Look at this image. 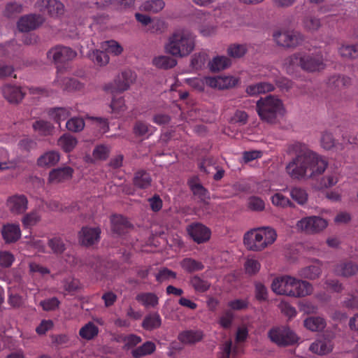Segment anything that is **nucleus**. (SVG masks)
<instances>
[{
  "label": "nucleus",
  "instance_id": "nucleus-1",
  "mask_svg": "<svg viewBox=\"0 0 358 358\" xmlns=\"http://www.w3.org/2000/svg\"><path fill=\"white\" fill-rule=\"evenodd\" d=\"M288 152L294 155L286 166V171L292 179L315 178L322 175L327 167V160L304 143L295 142L289 145Z\"/></svg>",
  "mask_w": 358,
  "mask_h": 358
},
{
  "label": "nucleus",
  "instance_id": "nucleus-2",
  "mask_svg": "<svg viewBox=\"0 0 358 358\" xmlns=\"http://www.w3.org/2000/svg\"><path fill=\"white\" fill-rule=\"evenodd\" d=\"M195 46V36L188 29H177L168 38L165 50L173 57H185Z\"/></svg>",
  "mask_w": 358,
  "mask_h": 358
},
{
  "label": "nucleus",
  "instance_id": "nucleus-3",
  "mask_svg": "<svg viewBox=\"0 0 358 358\" xmlns=\"http://www.w3.org/2000/svg\"><path fill=\"white\" fill-rule=\"evenodd\" d=\"M284 65L287 71L292 73L295 67H300L307 72H316L323 70L325 64L320 54H308L298 52L292 54L285 59Z\"/></svg>",
  "mask_w": 358,
  "mask_h": 358
},
{
  "label": "nucleus",
  "instance_id": "nucleus-4",
  "mask_svg": "<svg viewBox=\"0 0 358 358\" xmlns=\"http://www.w3.org/2000/svg\"><path fill=\"white\" fill-rule=\"evenodd\" d=\"M256 111L260 120L267 124H277L285 112L281 99L273 95L261 97L256 103Z\"/></svg>",
  "mask_w": 358,
  "mask_h": 358
},
{
  "label": "nucleus",
  "instance_id": "nucleus-5",
  "mask_svg": "<svg viewBox=\"0 0 358 358\" xmlns=\"http://www.w3.org/2000/svg\"><path fill=\"white\" fill-rule=\"evenodd\" d=\"M277 238L275 230L270 227L251 229L244 235V244L250 251H262Z\"/></svg>",
  "mask_w": 358,
  "mask_h": 358
},
{
  "label": "nucleus",
  "instance_id": "nucleus-6",
  "mask_svg": "<svg viewBox=\"0 0 358 358\" xmlns=\"http://www.w3.org/2000/svg\"><path fill=\"white\" fill-rule=\"evenodd\" d=\"M273 36L279 46L286 48H296L304 41V36L294 29L278 30L273 33Z\"/></svg>",
  "mask_w": 358,
  "mask_h": 358
},
{
  "label": "nucleus",
  "instance_id": "nucleus-7",
  "mask_svg": "<svg viewBox=\"0 0 358 358\" xmlns=\"http://www.w3.org/2000/svg\"><path fill=\"white\" fill-rule=\"evenodd\" d=\"M268 337L278 346L292 345L298 341L296 335L287 326L272 328L268 331Z\"/></svg>",
  "mask_w": 358,
  "mask_h": 358
},
{
  "label": "nucleus",
  "instance_id": "nucleus-8",
  "mask_svg": "<svg viewBox=\"0 0 358 358\" xmlns=\"http://www.w3.org/2000/svg\"><path fill=\"white\" fill-rule=\"evenodd\" d=\"M135 75L130 70H125L115 80L114 83L105 85V90L113 93H122L128 90L130 85L135 80Z\"/></svg>",
  "mask_w": 358,
  "mask_h": 358
},
{
  "label": "nucleus",
  "instance_id": "nucleus-9",
  "mask_svg": "<svg viewBox=\"0 0 358 358\" xmlns=\"http://www.w3.org/2000/svg\"><path fill=\"white\" fill-rule=\"evenodd\" d=\"M47 55L55 64H62L68 61H72L77 57V52L71 48L57 45L50 49Z\"/></svg>",
  "mask_w": 358,
  "mask_h": 358
},
{
  "label": "nucleus",
  "instance_id": "nucleus-10",
  "mask_svg": "<svg viewBox=\"0 0 358 358\" xmlns=\"http://www.w3.org/2000/svg\"><path fill=\"white\" fill-rule=\"evenodd\" d=\"M34 6L39 11L47 13L52 17L62 15L64 11V4L58 0H37Z\"/></svg>",
  "mask_w": 358,
  "mask_h": 358
},
{
  "label": "nucleus",
  "instance_id": "nucleus-11",
  "mask_svg": "<svg viewBox=\"0 0 358 358\" xmlns=\"http://www.w3.org/2000/svg\"><path fill=\"white\" fill-rule=\"evenodd\" d=\"M187 231L192 239L197 244L208 241L210 238V229L202 223L194 222L188 225Z\"/></svg>",
  "mask_w": 358,
  "mask_h": 358
},
{
  "label": "nucleus",
  "instance_id": "nucleus-12",
  "mask_svg": "<svg viewBox=\"0 0 358 358\" xmlns=\"http://www.w3.org/2000/svg\"><path fill=\"white\" fill-rule=\"evenodd\" d=\"M327 225L326 220L316 216L302 218L296 222V227L306 233H316L324 229Z\"/></svg>",
  "mask_w": 358,
  "mask_h": 358
},
{
  "label": "nucleus",
  "instance_id": "nucleus-13",
  "mask_svg": "<svg viewBox=\"0 0 358 358\" xmlns=\"http://www.w3.org/2000/svg\"><path fill=\"white\" fill-rule=\"evenodd\" d=\"M45 22V17L40 14L26 15L17 22V29L22 32H28L40 27Z\"/></svg>",
  "mask_w": 358,
  "mask_h": 358
},
{
  "label": "nucleus",
  "instance_id": "nucleus-14",
  "mask_svg": "<svg viewBox=\"0 0 358 358\" xmlns=\"http://www.w3.org/2000/svg\"><path fill=\"white\" fill-rule=\"evenodd\" d=\"M313 285L309 282L290 277L289 296L304 297L312 294Z\"/></svg>",
  "mask_w": 358,
  "mask_h": 358
},
{
  "label": "nucleus",
  "instance_id": "nucleus-15",
  "mask_svg": "<svg viewBox=\"0 0 358 358\" xmlns=\"http://www.w3.org/2000/svg\"><path fill=\"white\" fill-rule=\"evenodd\" d=\"M99 227H83L79 232V241L85 246L89 247L98 243L100 238Z\"/></svg>",
  "mask_w": 358,
  "mask_h": 358
},
{
  "label": "nucleus",
  "instance_id": "nucleus-16",
  "mask_svg": "<svg viewBox=\"0 0 358 358\" xmlns=\"http://www.w3.org/2000/svg\"><path fill=\"white\" fill-rule=\"evenodd\" d=\"M237 80L232 76L206 77V83L212 88L228 89L237 84Z\"/></svg>",
  "mask_w": 358,
  "mask_h": 358
},
{
  "label": "nucleus",
  "instance_id": "nucleus-17",
  "mask_svg": "<svg viewBox=\"0 0 358 358\" xmlns=\"http://www.w3.org/2000/svg\"><path fill=\"white\" fill-rule=\"evenodd\" d=\"M1 233L6 243H16L21 238V229L18 224L7 223L3 224Z\"/></svg>",
  "mask_w": 358,
  "mask_h": 358
},
{
  "label": "nucleus",
  "instance_id": "nucleus-18",
  "mask_svg": "<svg viewBox=\"0 0 358 358\" xmlns=\"http://www.w3.org/2000/svg\"><path fill=\"white\" fill-rule=\"evenodd\" d=\"M1 92L3 97L11 103H20L26 93L21 87L10 84L4 85Z\"/></svg>",
  "mask_w": 358,
  "mask_h": 358
},
{
  "label": "nucleus",
  "instance_id": "nucleus-19",
  "mask_svg": "<svg viewBox=\"0 0 358 358\" xmlns=\"http://www.w3.org/2000/svg\"><path fill=\"white\" fill-rule=\"evenodd\" d=\"M358 271V265L352 260L346 259L338 263L333 272L338 275L349 278L355 275Z\"/></svg>",
  "mask_w": 358,
  "mask_h": 358
},
{
  "label": "nucleus",
  "instance_id": "nucleus-20",
  "mask_svg": "<svg viewBox=\"0 0 358 358\" xmlns=\"http://www.w3.org/2000/svg\"><path fill=\"white\" fill-rule=\"evenodd\" d=\"M73 169L70 166H62L52 169L49 174L51 183H59L72 178Z\"/></svg>",
  "mask_w": 358,
  "mask_h": 358
},
{
  "label": "nucleus",
  "instance_id": "nucleus-21",
  "mask_svg": "<svg viewBox=\"0 0 358 358\" xmlns=\"http://www.w3.org/2000/svg\"><path fill=\"white\" fill-rule=\"evenodd\" d=\"M55 84L64 92H80L84 88V85L76 78H62L57 75Z\"/></svg>",
  "mask_w": 358,
  "mask_h": 358
},
{
  "label": "nucleus",
  "instance_id": "nucleus-22",
  "mask_svg": "<svg viewBox=\"0 0 358 358\" xmlns=\"http://www.w3.org/2000/svg\"><path fill=\"white\" fill-rule=\"evenodd\" d=\"M27 199L24 195L16 194L7 200V206L14 214H22L27 208Z\"/></svg>",
  "mask_w": 358,
  "mask_h": 358
},
{
  "label": "nucleus",
  "instance_id": "nucleus-23",
  "mask_svg": "<svg viewBox=\"0 0 358 358\" xmlns=\"http://www.w3.org/2000/svg\"><path fill=\"white\" fill-rule=\"evenodd\" d=\"M110 222L113 232L117 235L127 233L131 227L130 222L122 215L112 216Z\"/></svg>",
  "mask_w": 358,
  "mask_h": 358
},
{
  "label": "nucleus",
  "instance_id": "nucleus-24",
  "mask_svg": "<svg viewBox=\"0 0 358 358\" xmlns=\"http://www.w3.org/2000/svg\"><path fill=\"white\" fill-rule=\"evenodd\" d=\"M289 285L290 276L285 275L274 279L271 285V288L277 294L289 296Z\"/></svg>",
  "mask_w": 358,
  "mask_h": 358
},
{
  "label": "nucleus",
  "instance_id": "nucleus-25",
  "mask_svg": "<svg viewBox=\"0 0 358 358\" xmlns=\"http://www.w3.org/2000/svg\"><path fill=\"white\" fill-rule=\"evenodd\" d=\"M152 178L148 171L145 170L137 171L133 178V185L141 189L149 188L152 184Z\"/></svg>",
  "mask_w": 358,
  "mask_h": 358
},
{
  "label": "nucleus",
  "instance_id": "nucleus-26",
  "mask_svg": "<svg viewBox=\"0 0 358 358\" xmlns=\"http://www.w3.org/2000/svg\"><path fill=\"white\" fill-rule=\"evenodd\" d=\"M322 264L319 260H316L314 264L304 267L299 271V277L309 280H315L318 278L322 273Z\"/></svg>",
  "mask_w": 358,
  "mask_h": 358
},
{
  "label": "nucleus",
  "instance_id": "nucleus-27",
  "mask_svg": "<svg viewBox=\"0 0 358 358\" xmlns=\"http://www.w3.org/2000/svg\"><path fill=\"white\" fill-rule=\"evenodd\" d=\"M203 333L200 330H186L178 335V340L184 344H194L202 340Z\"/></svg>",
  "mask_w": 358,
  "mask_h": 358
},
{
  "label": "nucleus",
  "instance_id": "nucleus-28",
  "mask_svg": "<svg viewBox=\"0 0 358 358\" xmlns=\"http://www.w3.org/2000/svg\"><path fill=\"white\" fill-rule=\"evenodd\" d=\"M136 300L145 308H155L159 303L158 296L153 292H141L136 296Z\"/></svg>",
  "mask_w": 358,
  "mask_h": 358
},
{
  "label": "nucleus",
  "instance_id": "nucleus-29",
  "mask_svg": "<svg viewBox=\"0 0 358 358\" xmlns=\"http://www.w3.org/2000/svg\"><path fill=\"white\" fill-rule=\"evenodd\" d=\"M156 128L144 121H137L133 126V132L136 136H142L148 138L151 136Z\"/></svg>",
  "mask_w": 358,
  "mask_h": 358
},
{
  "label": "nucleus",
  "instance_id": "nucleus-30",
  "mask_svg": "<svg viewBox=\"0 0 358 358\" xmlns=\"http://www.w3.org/2000/svg\"><path fill=\"white\" fill-rule=\"evenodd\" d=\"M162 324V317L157 313H148L145 316L142 327L147 331H152L160 327Z\"/></svg>",
  "mask_w": 358,
  "mask_h": 358
},
{
  "label": "nucleus",
  "instance_id": "nucleus-31",
  "mask_svg": "<svg viewBox=\"0 0 358 358\" xmlns=\"http://www.w3.org/2000/svg\"><path fill=\"white\" fill-rule=\"evenodd\" d=\"M350 84V78L341 74L330 76L327 81L328 87L331 90H341Z\"/></svg>",
  "mask_w": 358,
  "mask_h": 358
},
{
  "label": "nucleus",
  "instance_id": "nucleus-32",
  "mask_svg": "<svg viewBox=\"0 0 358 358\" xmlns=\"http://www.w3.org/2000/svg\"><path fill=\"white\" fill-rule=\"evenodd\" d=\"M338 173L336 171L328 172L324 176L320 182L316 185L317 189H323V188H329L334 187L338 182Z\"/></svg>",
  "mask_w": 358,
  "mask_h": 358
},
{
  "label": "nucleus",
  "instance_id": "nucleus-33",
  "mask_svg": "<svg viewBox=\"0 0 358 358\" xmlns=\"http://www.w3.org/2000/svg\"><path fill=\"white\" fill-rule=\"evenodd\" d=\"M48 115L57 124H60L71 115V108L69 107L52 108L49 110Z\"/></svg>",
  "mask_w": 358,
  "mask_h": 358
},
{
  "label": "nucleus",
  "instance_id": "nucleus-34",
  "mask_svg": "<svg viewBox=\"0 0 358 358\" xmlns=\"http://www.w3.org/2000/svg\"><path fill=\"white\" fill-rule=\"evenodd\" d=\"M155 350V344L152 341H147L139 347L133 349L131 353L134 358H141L152 354Z\"/></svg>",
  "mask_w": 358,
  "mask_h": 358
},
{
  "label": "nucleus",
  "instance_id": "nucleus-35",
  "mask_svg": "<svg viewBox=\"0 0 358 358\" xmlns=\"http://www.w3.org/2000/svg\"><path fill=\"white\" fill-rule=\"evenodd\" d=\"M189 283L192 287L195 292L198 293H204L207 292L211 286L210 282L203 278H201L197 275L190 277Z\"/></svg>",
  "mask_w": 358,
  "mask_h": 358
},
{
  "label": "nucleus",
  "instance_id": "nucleus-36",
  "mask_svg": "<svg viewBox=\"0 0 358 358\" xmlns=\"http://www.w3.org/2000/svg\"><path fill=\"white\" fill-rule=\"evenodd\" d=\"M78 143L76 137L69 134H64L58 140V145L65 152H70Z\"/></svg>",
  "mask_w": 358,
  "mask_h": 358
},
{
  "label": "nucleus",
  "instance_id": "nucleus-37",
  "mask_svg": "<svg viewBox=\"0 0 358 358\" xmlns=\"http://www.w3.org/2000/svg\"><path fill=\"white\" fill-rule=\"evenodd\" d=\"M304 325L312 331H318L324 328L326 322L324 319L320 316H310L304 320Z\"/></svg>",
  "mask_w": 358,
  "mask_h": 358
},
{
  "label": "nucleus",
  "instance_id": "nucleus-38",
  "mask_svg": "<svg viewBox=\"0 0 358 358\" xmlns=\"http://www.w3.org/2000/svg\"><path fill=\"white\" fill-rule=\"evenodd\" d=\"M99 333L98 327L92 322H88L79 331L80 336L87 341L94 339Z\"/></svg>",
  "mask_w": 358,
  "mask_h": 358
},
{
  "label": "nucleus",
  "instance_id": "nucleus-39",
  "mask_svg": "<svg viewBox=\"0 0 358 358\" xmlns=\"http://www.w3.org/2000/svg\"><path fill=\"white\" fill-rule=\"evenodd\" d=\"M182 268L187 273H193L203 270V264L191 257L183 259L180 263Z\"/></svg>",
  "mask_w": 358,
  "mask_h": 358
},
{
  "label": "nucleus",
  "instance_id": "nucleus-40",
  "mask_svg": "<svg viewBox=\"0 0 358 358\" xmlns=\"http://www.w3.org/2000/svg\"><path fill=\"white\" fill-rule=\"evenodd\" d=\"M275 87L269 83H259L255 85H250L247 87L246 92L250 95L260 94V93H268L273 92Z\"/></svg>",
  "mask_w": 358,
  "mask_h": 358
},
{
  "label": "nucleus",
  "instance_id": "nucleus-41",
  "mask_svg": "<svg viewBox=\"0 0 358 358\" xmlns=\"http://www.w3.org/2000/svg\"><path fill=\"white\" fill-rule=\"evenodd\" d=\"M310 350L316 354L325 355L332 350V343L329 341L319 340L310 345Z\"/></svg>",
  "mask_w": 358,
  "mask_h": 358
},
{
  "label": "nucleus",
  "instance_id": "nucleus-42",
  "mask_svg": "<svg viewBox=\"0 0 358 358\" xmlns=\"http://www.w3.org/2000/svg\"><path fill=\"white\" fill-rule=\"evenodd\" d=\"M302 24L306 30L313 32L321 27V21L319 17L309 14L303 17Z\"/></svg>",
  "mask_w": 358,
  "mask_h": 358
},
{
  "label": "nucleus",
  "instance_id": "nucleus-43",
  "mask_svg": "<svg viewBox=\"0 0 358 358\" xmlns=\"http://www.w3.org/2000/svg\"><path fill=\"white\" fill-rule=\"evenodd\" d=\"M87 57L99 66H104L109 62V56L107 52L98 50H92L87 54Z\"/></svg>",
  "mask_w": 358,
  "mask_h": 358
},
{
  "label": "nucleus",
  "instance_id": "nucleus-44",
  "mask_svg": "<svg viewBox=\"0 0 358 358\" xmlns=\"http://www.w3.org/2000/svg\"><path fill=\"white\" fill-rule=\"evenodd\" d=\"M59 160V154L52 151L41 155L37 159V164L41 166H54Z\"/></svg>",
  "mask_w": 358,
  "mask_h": 358
},
{
  "label": "nucleus",
  "instance_id": "nucleus-45",
  "mask_svg": "<svg viewBox=\"0 0 358 358\" xmlns=\"http://www.w3.org/2000/svg\"><path fill=\"white\" fill-rule=\"evenodd\" d=\"M153 64L157 68L168 69L176 66L177 60L170 56H159L153 59Z\"/></svg>",
  "mask_w": 358,
  "mask_h": 358
},
{
  "label": "nucleus",
  "instance_id": "nucleus-46",
  "mask_svg": "<svg viewBox=\"0 0 358 358\" xmlns=\"http://www.w3.org/2000/svg\"><path fill=\"white\" fill-rule=\"evenodd\" d=\"M231 64L230 60L224 56L215 57L209 65L210 70L213 71H219L228 67Z\"/></svg>",
  "mask_w": 358,
  "mask_h": 358
},
{
  "label": "nucleus",
  "instance_id": "nucleus-47",
  "mask_svg": "<svg viewBox=\"0 0 358 358\" xmlns=\"http://www.w3.org/2000/svg\"><path fill=\"white\" fill-rule=\"evenodd\" d=\"M339 53L343 57L356 59L358 57V45L344 44L339 48Z\"/></svg>",
  "mask_w": 358,
  "mask_h": 358
},
{
  "label": "nucleus",
  "instance_id": "nucleus-48",
  "mask_svg": "<svg viewBox=\"0 0 358 358\" xmlns=\"http://www.w3.org/2000/svg\"><path fill=\"white\" fill-rule=\"evenodd\" d=\"M164 5L163 0H147L143 3L142 8L145 11L157 13L164 8Z\"/></svg>",
  "mask_w": 358,
  "mask_h": 358
},
{
  "label": "nucleus",
  "instance_id": "nucleus-49",
  "mask_svg": "<svg viewBox=\"0 0 358 358\" xmlns=\"http://www.w3.org/2000/svg\"><path fill=\"white\" fill-rule=\"evenodd\" d=\"M23 10V6L22 3L16 1L7 3L6 5L3 15L7 17H13L17 14L22 13Z\"/></svg>",
  "mask_w": 358,
  "mask_h": 358
},
{
  "label": "nucleus",
  "instance_id": "nucleus-50",
  "mask_svg": "<svg viewBox=\"0 0 358 358\" xmlns=\"http://www.w3.org/2000/svg\"><path fill=\"white\" fill-rule=\"evenodd\" d=\"M247 52V47L243 44H231L227 48V54L235 59L243 57Z\"/></svg>",
  "mask_w": 358,
  "mask_h": 358
},
{
  "label": "nucleus",
  "instance_id": "nucleus-51",
  "mask_svg": "<svg viewBox=\"0 0 358 358\" xmlns=\"http://www.w3.org/2000/svg\"><path fill=\"white\" fill-rule=\"evenodd\" d=\"M85 123L81 117H71L69 119L66 123V128L73 132H80L85 127Z\"/></svg>",
  "mask_w": 358,
  "mask_h": 358
},
{
  "label": "nucleus",
  "instance_id": "nucleus-52",
  "mask_svg": "<svg viewBox=\"0 0 358 358\" xmlns=\"http://www.w3.org/2000/svg\"><path fill=\"white\" fill-rule=\"evenodd\" d=\"M290 196L296 202L301 205L306 203L308 200V194L306 191L300 187H292L290 190Z\"/></svg>",
  "mask_w": 358,
  "mask_h": 358
},
{
  "label": "nucleus",
  "instance_id": "nucleus-53",
  "mask_svg": "<svg viewBox=\"0 0 358 358\" xmlns=\"http://www.w3.org/2000/svg\"><path fill=\"white\" fill-rule=\"evenodd\" d=\"M34 130L39 131L43 135L50 134L53 129L52 124L45 120H38L33 123Z\"/></svg>",
  "mask_w": 358,
  "mask_h": 358
},
{
  "label": "nucleus",
  "instance_id": "nucleus-54",
  "mask_svg": "<svg viewBox=\"0 0 358 358\" xmlns=\"http://www.w3.org/2000/svg\"><path fill=\"white\" fill-rule=\"evenodd\" d=\"M272 203L274 206L285 208L292 206L291 201L281 192H276L271 197Z\"/></svg>",
  "mask_w": 358,
  "mask_h": 358
},
{
  "label": "nucleus",
  "instance_id": "nucleus-55",
  "mask_svg": "<svg viewBox=\"0 0 358 358\" xmlns=\"http://www.w3.org/2000/svg\"><path fill=\"white\" fill-rule=\"evenodd\" d=\"M15 257L13 254L8 250H0V266L2 268L10 267L15 262Z\"/></svg>",
  "mask_w": 358,
  "mask_h": 358
},
{
  "label": "nucleus",
  "instance_id": "nucleus-56",
  "mask_svg": "<svg viewBox=\"0 0 358 358\" xmlns=\"http://www.w3.org/2000/svg\"><path fill=\"white\" fill-rule=\"evenodd\" d=\"M255 296L258 301L268 300V289L261 282L255 283Z\"/></svg>",
  "mask_w": 358,
  "mask_h": 358
},
{
  "label": "nucleus",
  "instance_id": "nucleus-57",
  "mask_svg": "<svg viewBox=\"0 0 358 358\" xmlns=\"http://www.w3.org/2000/svg\"><path fill=\"white\" fill-rule=\"evenodd\" d=\"M176 273L166 268H164L161 269L156 275V280L159 283H162L164 281H166L170 279H176Z\"/></svg>",
  "mask_w": 358,
  "mask_h": 358
},
{
  "label": "nucleus",
  "instance_id": "nucleus-58",
  "mask_svg": "<svg viewBox=\"0 0 358 358\" xmlns=\"http://www.w3.org/2000/svg\"><path fill=\"white\" fill-rule=\"evenodd\" d=\"M234 320V315L230 310H225L220 317L218 323L222 328L228 329L231 327Z\"/></svg>",
  "mask_w": 358,
  "mask_h": 358
},
{
  "label": "nucleus",
  "instance_id": "nucleus-59",
  "mask_svg": "<svg viewBox=\"0 0 358 358\" xmlns=\"http://www.w3.org/2000/svg\"><path fill=\"white\" fill-rule=\"evenodd\" d=\"M190 189L195 196H197L200 199L203 200L208 197V191L206 188L198 183H189Z\"/></svg>",
  "mask_w": 358,
  "mask_h": 358
},
{
  "label": "nucleus",
  "instance_id": "nucleus-60",
  "mask_svg": "<svg viewBox=\"0 0 358 358\" xmlns=\"http://www.w3.org/2000/svg\"><path fill=\"white\" fill-rule=\"evenodd\" d=\"M49 247L53 250L55 254H62L65 250V245L63 241L58 237H55L49 240Z\"/></svg>",
  "mask_w": 358,
  "mask_h": 358
},
{
  "label": "nucleus",
  "instance_id": "nucleus-61",
  "mask_svg": "<svg viewBox=\"0 0 358 358\" xmlns=\"http://www.w3.org/2000/svg\"><path fill=\"white\" fill-rule=\"evenodd\" d=\"M103 48H105L108 52L115 55H119L123 51V48L120 43L114 40L105 41V43H103Z\"/></svg>",
  "mask_w": 358,
  "mask_h": 358
},
{
  "label": "nucleus",
  "instance_id": "nucleus-62",
  "mask_svg": "<svg viewBox=\"0 0 358 358\" xmlns=\"http://www.w3.org/2000/svg\"><path fill=\"white\" fill-rule=\"evenodd\" d=\"M248 208L253 211H262L264 209V201L256 196H250L248 199Z\"/></svg>",
  "mask_w": 358,
  "mask_h": 358
},
{
  "label": "nucleus",
  "instance_id": "nucleus-63",
  "mask_svg": "<svg viewBox=\"0 0 358 358\" xmlns=\"http://www.w3.org/2000/svg\"><path fill=\"white\" fill-rule=\"evenodd\" d=\"M110 108L112 112L115 113H120V112L124 111L126 106L124 99L122 96L116 97L114 95L110 103Z\"/></svg>",
  "mask_w": 358,
  "mask_h": 358
},
{
  "label": "nucleus",
  "instance_id": "nucleus-64",
  "mask_svg": "<svg viewBox=\"0 0 358 358\" xmlns=\"http://www.w3.org/2000/svg\"><path fill=\"white\" fill-rule=\"evenodd\" d=\"M40 220V215L37 212H31L22 218V224L25 227H29Z\"/></svg>",
  "mask_w": 358,
  "mask_h": 358
}]
</instances>
